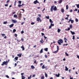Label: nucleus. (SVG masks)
Instances as JSON below:
<instances>
[{
    "label": "nucleus",
    "instance_id": "obj_1",
    "mask_svg": "<svg viewBox=\"0 0 79 79\" xmlns=\"http://www.w3.org/2000/svg\"><path fill=\"white\" fill-rule=\"evenodd\" d=\"M56 11L57 10V8L56 7V6H55L54 5L52 6H51V8H50V11L52 12L53 11Z\"/></svg>",
    "mask_w": 79,
    "mask_h": 79
},
{
    "label": "nucleus",
    "instance_id": "obj_2",
    "mask_svg": "<svg viewBox=\"0 0 79 79\" xmlns=\"http://www.w3.org/2000/svg\"><path fill=\"white\" fill-rule=\"evenodd\" d=\"M57 43H58L59 45H61V44H63V40L60 39L57 41Z\"/></svg>",
    "mask_w": 79,
    "mask_h": 79
},
{
    "label": "nucleus",
    "instance_id": "obj_3",
    "mask_svg": "<svg viewBox=\"0 0 79 79\" xmlns=\"http://www.w3.org/2000/svg\"><path fill=\"white\" fill-rule=\"evenodd\" d=\"M4 64H5V65H7V64H8V61H4V62H2V63L1 64V65L2 66H4Z\"/></svg>",
    "mask_w": 79,
    "mask_h": 79
},
{
    "label": "nucleus",
    "instance_id": "obj_4",
    "mask_svg": "<svg viewBox=\"0 0 79 79\" xmlns=\"http://www.w3.org/2000/svg\"><path fill=\"white\" fill-rule=\"evenodd\" d=\"M36 21H38V22H40V23H41L42 22V20L40 19V18L38 17L37 19H36Z\"/></svg>",
    "mask_w": 79,
    "mask_h": 79
},
{
    "label": "nucleus",
    "instance_id": "obj_5",
    "mask_svg": "<svg viewBox=\"0 0 79 79\" xmlns=\"http://www.w3.org/2000/svg\"><path fill=\"white\" fill-rule=\"evenodd\" d=\"M57 50L55 52H53L54 53H56L58 52V50H59V46H57Z\"/></svg>",
    "mask_w": 79,
    "mask_h": 79
},
{
    "label": "nucleus",
    "instance_id": "obj_6",
    "mask_svg": "<svg viewBox=\"0 0 79 79\" xmlns=\"http://www.w3.org/2000/svg\"><path fill=\"white\" fill-rule=\"evenodd\" d=\"M37 3H39V2L37 1V0H36L34 1V4H36Z\"/></svg>",
    "mask_w": 79,
    "mask_h": 79
},
{
    "label": "nucleus",
    "instance_id": "obj_7",
    "mask_svg": "<svg viewBox=\"0 0 79 79\" xmlns=\"http://www.w3.org/2000/svg\"><path fill=\"white\" fill-rule=\"evenodd\" d=\"M14 26V24L13 23H12L10 25H9V26L10 28H11V27H13Z\"/></svg>",
    "mask_w": 79,
    "mask_h": 79
},
{
    "label": "nucleus",
    "instance_id": "obj_8",
    "mask_svg": "<svg viewBox=\"0 0 79 79\" xmlns=\"http://www.w3.org/2000/svg\"><path fill=\"white\" fill-rule=\"evenodd\" d=\"M12 21L13 23H17V21L16 20H15L14 19H12Z\"/></svg>",
    "mask_w": 79,
    "mask_h": 79
},
{
    "label": "nucleus",
    "instance_id": "obj_9",
    "mask_svg": "<svg viewBox=\"0 0 79 79\" xmlns=\"http://www.w3.org/2000/svg\"><path fill=\"white\" fill-rule=\"evenodd\" d=\"M21 48H22L23 51V50H25V48L24 47V46L23 45L21 47Z\"/></svg>",
    "mask_w": 79,
    "mask_h": 79
},
{
    "label": "nucleus",
    "instance_id": "obj_10",
    "mask_svg": "<svg viewBox=\"0 0 79 79\" xmlns=\"http://www.w3.org/2000/svg\"><path fill=\"white\" fill-rule=\"evenodd\" d=\"M60 74L59 73H58V75L56 74V77H60Z\"/></svg>",
    "mask_w": 79,
    "mask_h": 79
},
{
    "label": "nucleus",
    "instance_id": "obj_11",
    "mask_svg": "<svg viewBox=\"0 0 79 79\" xmlns=\"http://www.w3.org/2000/svg\"><path fill=\"white\" fill-rule=\"evenodd\" d=\"M47 68L45 66V65L44 64L42 66V69H44V68Z\"/></svg>",
    "mask_w": 79,
    "mask_h": 79
},
{
    "label": "nucleus",
    "instance_id": "obj_12",
    "mask_svg": "<svg viewBox=\"0 0 79 79\" xmlns=\"http://www.w3.org/2000/svg\"><path fill=\"white\" fill-rule=\"evenodd\" d=\"M70 32L72 33V35H74L75 34V32H73L72 31H70Z\"/></svg>",
    "mask_w": 79,
    "mask_h": 79
},
{
    "label": "nucleus",
    "instance_id": "obj_13",
    "mask_svg": "<svg viewBox=\"0 0 79 79\" xmlns=\"http://www.w3.org/2000/svg\"><path fill=\"white\" fill-rule=\"evenodd\" d=\"M40 42H41V44H43L44 43V41H43V39H41V40H40Z\"/></svg>",
    "mask_w": 79,
    "mask_h": 79
},
{
    "label": "nucleus",
    "instance_id": "obj_14",
    "mask_svg": "<svg viewBox=\"0 0 79 79\" xmlns=\"http://www.w3.org/2000/svg\"><path fill=\"white\" fill-rule=\"evenodd\" d=\"M61 31V29H60V28H59L57 30V32H58V33L60 32V31Z\"/></svg>",
    "mask_w": 79,
    "mask_h": 79
},
{
    "label": "nucleus",
    "instance_id": "obj_15",
    "mask_svg": "<svg viewBox=\"0 0 79 79\" xmlns=\"http://www.w3.org/2000/svg\"><path fill=\"white\" fill-rule=\"evenodd\" d=\"M65 71H68V68L66 66H65Z\"/></svg>",
    "mask_w": 79,
    "mask_h": 79
},
{
    "label": "nucleus",
    "instance_id": "obj_16",
    "mask_svg": "<svg viewBox=\"0 0 79 79\" xmlns=\"http://www.w3.org/2000/svg\"><path fill=\"white\" fill-rule=\"evenodd\" d=\"M61 12L62 13H64V9H62L61 10Z\"/></svg>",
    "mask_w": 79,
    "mask_h": 79
},
{
    "label": "nucleus",
    "instance_id": "obj_17",
    "mask_svg": "<svg viewBox=\"0 0 79 79\" xmlns=\"http://www.w3.org/2000/svg\"><path fill=\"white\" fill-rule=\"evenodd\" d=\"M22 79H25V77H24V76H23V75L22 76Z\"/></svg>",
    "mask_w": 79,
    "mask_h": 79
},
{
    "label": "nucleus",
    "instance_id": "obj_18",
    "mask_svg": "<svg viewBox=\"0 0 79 79\" xmlns=\"http://www.w3.org/2000/svg\"><path fill=\"white\" fill-rule=\"evenodd\" d=\"M31 67L32 69H34L35 68V67H34V66L33 65H31Z\"/></svg>",
    "mask_w": 79,
    "mask_h": 79
},
{
    "label": "nucleus",
    "instance_id": "obj_19",
    "mask_svg": "<svg viewBox=\"0 0 79 79\" xmlns=\"http://www.w3.org/2000/svg\"><path fill=\"white\" fill-rule=\"evenodd\" d=\"M7 21H6V22H4L3 23V24H7Z\"/></svg>",
    "mask_w": 79,
    "mask_h": 79
},
{
    "label": "nucleus",
    "instance_id": "obj_20",
    "mask_svg": "<svg viewBox=\"0 0 79 79\" xmlns=\"http://www.w3.org/2000/svg\"><path fill=\"white\" fill-rule=\"evenodd\" d=\"M18 57H15V60H18Z\"/></svg>",
    "mask_w": 79,
    "mask_h": 79
},
{
    "label": "nucleus",
    "instance_id": "obj_21",
    "mask_svg": "<svg viewBox=\"0 0 79 79\" xmlns=\"http://www.w3.org/2000/svg\"><path fill=\"white\" fill-rule=\"evenodd\" d=\"M49 21L50 23H53V21H52V20L51 19H49Z\"/></svg>",
    "mask_w": 79,
    "mask_h": 79
},
{
    "label": "nucleus",
    "instance_id": "obj_22",
    "mask_svg": "<svg viewBox=\"0 0 79 79\" xmlns=\"http://www.w3.org/2000/svg\"><path fill=\"white\" fill-rule=\"evenodd\" d=\"M66 10H68V5H67L66 6Z\"/></svg>",
    "mask_w": 79,
    "mask_h": 79
},
{
    "label": "nucleus",
    "instance_id": "obj_23",
    "mask_svg": "<svg viewBox=\"0 0 79 79\" xmlns=\"http://www.w3.org/2000/svg\"><path fill=\"white\" fill-rule=\"evenodd\" d=\"M14 18H17V15H16L15 14L14 15Z\"/></svg>",
    "mask_w": 79,
    "mask_h": 79
},
{
    "label": "nucleus",
    "instance_id": "obj_24",
    "mask_svg": "<svg viewBox=\"0 0 79 79\" xmlns=\"http://www.w3.org/2000/svg\"><path fill=\"white\" fill-rule=\"evenodd\" d=\"M31 77H32V75H30L29 77H28V79H31Z\"/></svg>",
    "mask_w": 79,
    "mask_h": 79
},
{
    "label": "nucleus",
    "instance_id": "obj_25",
    "mask_svg": "<svg viewBox=\"0 0 79 79\" xmlns=\"http://www.w3.org/2000/svg\"><path fill=\"white\" fill-rule=\"evenodd\" d=\"M44 50H45V51H46V52H47V51H48V48H45V49H44Z\"/></svg>",
    "mask_w": 79,
    "mask_h": 79
},
{
    "label": "nucleus",
    "instance_id": "obj_26",
    "mask_svg": "<svg viewBox=\"0 0 79 79\" xmlns=\"http://www.w3.org/2000/svg\"><path fill=\"white\" fill-rule=\"evenodd\" d=\"M16 30L15 29H14L13 30V32L14 33H15V32H16Z\"/></svg>",
    "mask_w": 79,
    "mask_h": 79
},
{
    "label": "nucleus",
    "instance_id": "obj_27",
    "mask_svg": "<svg viewBox=\"0 0 79 79\" xmlns=\"http://www.w3.org/2000/svg\"><path fill=\"white\" fill-rule=\"evenodd\" d=\"M62 3V0H60L59 2V3Z\"/></svg>",
    "mask_w": 79,
    "mask_h": 79
},
{
    "label": "nucleus",
    "instance_id": "obj_28",
    "mask_svg": "<svg viewBox=\"0 0 79 79\" xmlns=\"http://www.w3.org/2000/svg\"><path fill=\"white\" fill-rule=\"evenodd\" d=\"M40 53H43V49H42L40 51Z\"/></svg>",
    "mask_w": 79,
    "mask_h": 79
},
{
    "label": "nucleus",
    "instance_id": "obj_29",
    "mask_svg": "<svg viewBox=\"0 0 79 79\" xmlns=\"http://www.w3.org/2000/svg\"><path fill=\"white\" fill-rule=\"evenodd\" d=\"M69 27H70V28L71 29L72 28V27H73V25H72V24H70V25Z\"/></svg>",
    "mask_w": 79,
    "mask_h": 79
},
{
    "label": "nucleus",
    "instance_id": "obj_30",
    "mask_svg": "<svg viewBox=\"0 0 79 79\" xmlns=\"http://www.w3.org/2000/svg\"><path fill=\"white\" fill-rule=\"evenodd\" d=\"M21 2H22L21 1H20V6H23V5H24V4H22V5H21Z\"/></svg>",
    "mask_w": 79,
    "mask_h": 79
},
{
    "label": "nucleus",
    "instance_id": "obj_31",
    "mask_svg": "<svg viewBox=\"0 0 79 79\" xmlns=\"http://www.w3.org/2000/svg\"><path fill=\"white\" fill-rule=\"evenodd\" d=\"M46 19H49V16H46Z\"/></svg>",
    "mask_w": 79,
    "mask_h": 79
},
{
    "label": "nucleus",
    "instance_id": "obj_32",
    "mask_svg": "<svg viewBox=\"0 0 79 79\" xmlns=\"http://www.w3.org/2000/svg\"><path fill=\"white\" fill-rule=\"evenodd\" d=\"M71 23H72V24L73 23H74V20H71Z\"/></svg>",
    "mask_w": 79,
    "mask_h": 79
},
{
    "label": "nucleus",
    "instance_id": "obj_33",
    "mask_svg": "<svg viewBox=\"0 0 79 79\" xmlns=\"http://www.w3.org/2000/svg\"><path fill=\"white\" fill-rule=\"evenodd\" d=\"M45 78V77H44V76H43L41 77V79H44Z\"/></svg>",
    "mask_w": 79,
    "mask_h": 79
},
{
    "label": "nucleus",
    "instance_id": "obj_34",
    "mask_svg": "<svg viewBox=\"0 0 79 79\" xmlns=\"http://www.w3.org/2000/svg\"><path fill=\"white\" fill-rule=\"evenodd\" d=\"M77 7L78 8H79V4H77Z\"/></svg>",
    "mask_w": 79,
    "mask_h": 79
},
{
    "label": "nucleus",
    "instance_id": "obj_35",
    "mask_svg": "<svg viewBox=\"0 0 79 79\" xmlns=\"http://www.w3.org/2000/svg\"><path fill=\"white\" fill-rule=\"evenodd\" d=\"M73 40H74V39H75V36H73Z\"/></svg>",
    "mask_w": 79,
    "mask_h": 79
},
{
    "label": "nucleus",
    "instance_id": "obj_36",
    "mask_svg": "<svg viewBox=\"0 0 79 79\" xmlns=\"http://www.w3.org/2000/svg\"><path fill=\"white\" fill-rule=\"evenodd\" d=\"M51 25L52 26H52H54V24L53 23H51Z\"/></svg>",
    "mask_w": 79,
    "mask_h": 79
},
{
    "label": "nucleus",
    "instance_id": "obj_37",
    "mask_svg": "<svg viewBox=\"0 0 79 79\" xmlns=\"http://www.w3.org/2000/svg\"><path fill=\"white\" fill-rule=\"evenodd\" d=\"M15 37H17V36H18V35L16 34H15Z\"/></svg>",
    "mask_w": 79,
    "mask_h": 79
},
{
    "label": "nucleus",
    "instance_id": "obj_38",
    "mask_svg": "<svg viewBox=\"0 0 79 79\" xmlns=\"http://www.w3.org/2000/svg\"><path fill=\"white\" fill-rule=\"evenodd\" d=\"M75 21L76 22H78V19L77 18L75 19Z\"/></svg>",
    "mask_w": 79,
    "mask_h": 79
},
{
    "label": "nucleus",
    "instance_id": "obj_39",
    "mask_svg": "<svg viewBox=\"0 0 79 79\" xmlns=\"http://www.w3.org/2000/svg\"><path fill=\"white\" fill-rule=\"evenodd\" d=\"M65 55H66V56H69V54H68V53H67V52H66L65 53Z\"/></svg>",
    "mask_w": 79,
    "mask_h": 79
},
{
    "label": "nucleus",
    "instance_id": "obj_40",
    "mask_svg": "<svg viewBox=\"0 0 79 79\" xmlns=\"http://www.w3.org/2000/svg\"><path fill=\"white\" fill-rule=\"evenodd\" d=\"M5 34H2V37H4V36H5Z\"/></svg>",
    "mask_w": 79,
    "mask_h": 79
},
{
    "label": "nucleus",
    "instance_id": "obj_41",
    "mask_svg": "<svg viewBox=\"0 0 79 79\" xmlns=\"http://www.w3.org/2000/svg\"><path fill=\"white\" fill-rule=\"evenodd\" d=\"M45 57L46 58H47V57H48V56H47V55H45Z\"/></svg>",
    "mask_w": 79,
    "mask_h": 79
},
{
    "label": "nucleus",
    "instance_id": "obj_42",
    "mask_svg": "<svg viewBox=\"0 0 79 79\" xmlns=\"http://www.w3.org/2000/svg\"><path fill=\"white\" fill-rule=\"evenodd\" d=\"M34 24H35V23H34V22H32L31 23V25H33Z\"/></svg>",
    "mask_w": 79,
    "mask_h": 79
},
{
    "label": "nucleus",
    "instance_id": "obj_43",
    "mask_svg": "<svg viewBox=\"0 0 79 79\" xmlns=\"http://www.w3.org/2000/svg\"><path fill=\"white\" fill-rule=\"evenodd\" d=\"M38 16L40 18H41V15H40V14H38Z\"/></svg>",
    "mask_w": 79,
    "mask_h": 79
},
{
    "label": "nucleus",
    "instance_id": "obj_44",
    "mask_svg": "<svg viewBox=\"0 0 79 79\" xmlns=\"http://www.w3.org/2000/svg\"><path fill=\"white\" fill-rule=\"evenodd\" d=\"M71 18H70V19L69 20V21H68V23H70V22L71 21Z\"/></svg>",
    "mask_w": 79,
    "mask_h": 79
},
{
    "label": "nucleus",
    "instance_id": "obj_45",
    "mask_svg": "<svg viewBox=\"0 0 79 79\" xmlns=\"http://www.w3.org/2000/svg\"><path fill=\"white\" fill-rule=\"evenodd\" d=\"M74 11H77V9H75V10Z\"/></svg>",
    "mask_w": 79,
    "mask_h": 79
},
{
    "label": "nucleus",
    "instance_id": "obj_46",
    "mask_svg": "<svg viewBox=\"0 0 79 79\" xmlns=\"http://www.w3.org/2000/svg\"><path fill=\"white\" fill-rule=\"evenodd\" d=\"M6 77H7V78H9L10 77H9V76H8V75H6Z\"/></svg>",
    "mask_w": 79,
    "mask_h": 79
},
{
    "label": "nucleus",
    "instance_id": "obj_47",
    "mask_svg": "<svg viewBox=\"0 0 79 79\" xmlns=\"http://www.w3.org/2000/svg\"><path fill=\"white\" fill-rule=\"evenodd\" d=\"M41 35L43 36L45 35V34L43 33H41Z\"/></svg>",
    "mask_w": 79,
    "mask_h": 79
},
{
    "label": "nucleus",
    "instance_id": "obj_48",
    "mask_svg": "<svg viewBox=\"0 0 79 79\" xmlns=\"http://www.w3.org/2000/svg\"><path fill=\"white\" fill-rule=\"evenodd\" d=\"M16 1H15V2L14 5L15 6H16Z\"/></svg>",
    "mask_w": 79,
    "mask_h": 79
},
{
    "label": "nucleus",
    "instance_id": "obj_49",
    "mask_svg": "<svg viewBox=\"0 0 79 79\" xmlns=\"http://www.w3.org/2000/svg\"><path fill=\"white\" fill-rule=\"evenodd\" d=\"M52 26H51V25H50L48 29H50V28H52Z\"/></svg>",
    "mask_w": 79,
    "mask_h": 79
},
{
    "label": "nucleus",
    "instance_id": "obj_50",
    "mask_svg": "<svg viewBox=\"0 0 79 79\" xmlns=\"http://www.w3.org/2000/svg\"><path fill=\"white\" fill-rule=\"evenodd\" d=\"M45 76L46 77H47V74L46 73H45Z\"/></svg>",
    "mask_w": 79,
    "mask_h": 79
},
{
    "label": "nucleus",
    "instance_id": "obj_51",
    "mask_svg": "<svg viewBox=\"0 0 79 79\" xmlns=\"http://www.w3.org/2000/svg\"><path fill=\"white\" fill-rule=\"evenodd\" d=\"M24 33V31H21V33L22 34H23Z\"/></svg>",
    "mask_w": 79,
    "mask_h": 79
},
{
    "label": "nucleus",
    "instance_id": "obj_52",
    "mask_svg": "<svg viewBox=\"0 0 79 79\" xmlns=\"http://www.w3.org/2000/svg\"><path fill=\"white\" fill-rule=\"evenodd\" d=\"M64 40H67V39H66V38H64Z\"/></svg>",
    "mask_w": 79,
    "mask_h": 79
},
{
    "label": "nucleus",
    "instance_id": "obj_53",
    "mask_svg": "<svg viewBox=\"0 0 79 79\" xmlns=\"http://www.w3.org/2000/svg\"><path fill=\"white\" fill-rule=\"evenodd\" d=\"M70 28H68L67 29V31H69V30H70Z\"/></svg>",
    "mask_w": 79,
    "mask_h": 79
},
{
    "label": "nucleus",
    "instance_id": "obj_54",
    "mask_svg": "<svg viewBox=\"0 0 79 79\" xmlns=\"http://www.w3.org/2000/svg\"><path fill=\"white\" fill-rule=\"evenodd\" d=\"M65 19H67V20H68V17H66L65 18Z\"/></svg>",
    "mask_w": 79,
    "mask_h": 79
},
{
    "label": "nucleus",
    "instance_id": "obj_55",
    "mask_svg": "<svg viewBox=\"0 0 79 79\" xmlns=\"http://www.w3.org/2000/svg\"><path fill=\"white\" fill-rule=\"evenodd\" d=\"M22 10L23 11V12H22V13H24V10L23 9H22Z\"/></svg>",
    "mask_w": 79,
    "mask_h": 79
},
{
    "label": "nucleus",
    "instance_id": "obj_56",
    "mask_svg": "<svg viewBox=\"0 0 79 79\" xmlns=\"http://www.w3.org/2000/svg\"><path fill=\"white\" fill-rule=\"evenodd\" d=\"M21 40L22 41H23L24 40V39H23V38H21Z\"/></svg>",
    "mask_w": 79,
    "mask_h": 79
},
{
    "label": "nucleus",
    "instance_id": "obj_57",
    "mask_svg": "<svg viewBox=\"0 0 79 79\" xmlns=\"http://www.w3.org/2000/svg\"><path fill=\"white\" fill-rule=\"evenodd\" d=\"M5 6H8V4H5Z\"/></svg>",
    "mask_w": 79,
    "mask_h": 79
},
{
    "label": "nucleus",
    "instance_id": "obj_58",
    "mask_svg": "<svg viewBox=\"0 0 79 79\" xmlns=\"http://www.w3.org/2000/svg\"><path fill=\"white\" fill-rule=\"evenodd\" d=\"M15 13H16V12H13L12 13V15H14V14H15Z\"/></svg>",
    "mask_w": 79,
    "mask_h": 79
},
{
    "label": "nucleus",
    "instance_id": "obj_59",
    "mask_svg": "<svg viewBox=\"0 0 79 79\" xmlns=\"http://www.w3.org/2000/svg\"><path fill=\"white\" fill-rule=\"evenodd\" d=\"M44 37L45 39H46L47 38V37H45V36H44Z\"/></svg>",
    "mask_w": 79,
    "mask_h": 79
},
{
    "label": "nucleus",
    "instance_id": "obj_60",
    "mask_svg": "<svg viewBox=\"0 0 79 79\" xmlns=\"http://www.w3.org/2000/svg\"><path fill=\"white\" fill-rule=\"evenodd\" d=\"M42 65H43V63H41L40 64V66H42Z\"/></svg>",
    "mask_w": 79,
    "mask_h": 79
},
{
    "label": "nucleus",
    "instance_id": "obj_61",
    "mask_svg": "<svg viewBox=\"0 0 79 79\" xmlns=\"http://www.w3.org/2000/svg\"><path fill=\"white\" fill-rule=\"evenodd\" d=\"M9 2H10V0H7L6 1V3H9Z\"/></svg>",
    "mask_w": 79,
    "mask_h": 79
},
{
    "label": "nucleus",
    "instance_id": "obj_62",
    "mask_svg": "<svg viewBox=\"0 0 79 79\" xmlns=\"http://www.w3.org/2000/svg\"><path fill=\"white\" fill-rule=\"evenodd\" d=\"M77 58H78L79 60V56L78 55H77Z\"/></svg>",
    "mask_w": 79,
    "mask_h": 79
},
{
    "label": "nucleus",
    "instance_id": "obj_63",
    "mask_svg": "<svg viewBox=\"0 0 79 79\" xmlns=\"http://www.w3.org/2000/svg\"><path fill=\"white\" fill-rule=\"evenodd\" d=\"M35 75L34 74V75H33V77H35Z\"/></svg>",
    "mask_w": 79,
    "mask_h": 79
},
{
    "label": "nucleus",
    "instance_id": "obj_64",
    "mask_svg": "<svg viewBox=\"0 0 79 79\" xmlns=\"http://www.w3.org/2000/svg\"><path fill=\"white\" fill-rule=\"evenodd\" d=\"M70 79H73V77H71V76H70Z\"/></svg>",
    "mask_w": 79,
    "mask_h": 79
}]
</instances>
